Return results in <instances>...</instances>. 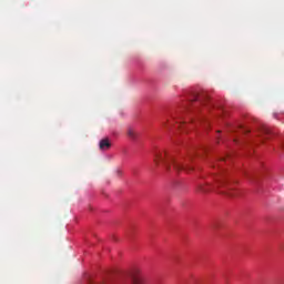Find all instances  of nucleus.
Here are the masks:
<instances>
[{
    "mask_svg": "<svg viewBox=\"0 0 284 284\" xmlns=\"http://www.w3.org/2000/svg\"><path fill=\"white\" fill-rule=\"evenodd\" d=\"M154 162L156 165H159V163H162L166 172H170L172 168L175 172H182V170L184 172H192V168L189 166L187 163L183 164L176 161L174 156L168 154L165 151H159L158 153H155Z\"/></svg>",
    "mask_w": 284,
    "mask_h": 284,
    "instance_id": "1",
    "label": "nucleus"
},
{
    "mask_svg": "<svg viewBox=\"0 0 284 284\" xmlns=\"http://www.w3.org/2000/svg\"><path fill=\"white\" fill-rule=\"evenodd\" d=\"M214 184H204L199 186V192H202V194H210V192H214L216 187H224L223 191H221V194H225L226 196H230L231 199H234V196H237L236 191L232 186V184L227 183L225 178H223L222 174H217L214 176Z\"/></svg>",
    "mask_w": 284,
    "mask_h": 284,
    "instance_id": "2",
    "label": "nucleus"
},
{
    "mask_svg": "<svg viewBox=\"0 0 284 284\" xmlns=\"http://www.w3.org/2000/svg\"><path fill=\"white\" fill-rule=\"evenodd\" d=\"M191 102L197 101V103H200V105H205L206 101H210V97H207V94H199V93H194L192 95V98H190Z\"/></svg>",
    "mask_w": 284,
    "mask_h": 284,
    "instance_id": "3",
    "label": "nucleus"
},
{
    "mask_svg": "<svg viewBox=\"0 0 284 284\" xmlns=\"http://www.w3.org/2000/svg\"><path fill=\"white\" fill-rule=\"evenodd\" d=\"M99 148L100 150L104 151V150H110V148H112V144L110 143V140L108 139H102L99 143Z\"/></svg>",
    "mask_w": 284,
    "mask_h": 284,
    "instance_id": "4",
    "label": "nucleus"
},
{
    "mask_svg": "<svg viewBox=\"0 0 284 284\" xmlns=\"http://www.w3.org/2000/svg\"><path fill=\"white\" fill-rule=\"evenodd\" d=\"M128 136L130 139H136V131H134V129H129L128 130Z\"/></svg>",
    "mask_w": 284,
    "mask_h": 284,
    "instance_id": "5",
    "label": "nucleus"
},
{
    "mask_svg": "<svg viewBox=\"0 0 284 284\" xmlns=\"http://www.w3.org/2000/svg\"><path fill=\"white\" fill-rule=\"evenodd\" d=\"M242 132H243L244 134H247V132H250V130H248V129H242Z\"/></svg>",
    "mask_w": 284,
    "mask_h": 284,
    "instance_id": "6",
    "label": "nucleus"
},
{
    "mask_svg": "<svg viewBox=\"0 0 284 284\" xmlns=\"http://www.w3.org/2000/svg\"><path fill=\"white\" fill-rule=\"evenodd\" d=\"M263 132H264V134H270V130L268 129H264Z\"/></svg>",
    "mask_w": 284,
    "mask_h": 284,
    "instance_id": "7",
    "label": "nucleus"
},
{
    "mask_svg": "<svg viewBox=\"0 0 284 284\" xmlns=\"http://www.w3.org/2000/svg\"><path fill=\"white\" fill-rule=\"evenodd\" d=\"M119 176H121V171H118Z\"/></svg>",
    "mask_w": 284,
    "mask_h": 284,
    "instance_id": "8",
    "label": "nucleus"
},
{
    "mask_svg": "<svg viewBox=\"0 0 284 284\" xmlns=\"http://www.w3.org/2000/svg\"><path fill=\"white\" fill-rule=\"evenodd\" d=\"M134 283H139V281L135 280Z\"/></svg>",
    "mask_w": 284,
    "mask_h": 284,
    "instance_id": "9",
    "label": "nucleus"
}]
</instances>
